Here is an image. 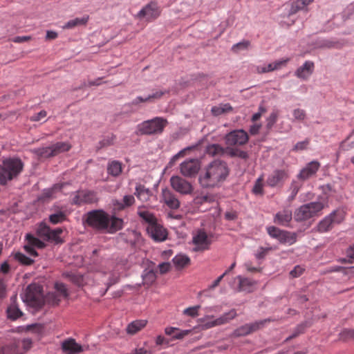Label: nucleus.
Returning a JSON list of instances; mask_svg holds the SVG:
<instances>
[{
  "label": "nucleus",
  "mask_w": 354,
  "mask_h": 354,
  "mask_svg": "<svg viewBox=\"0 0 354 354\" xmlns=\"http://www.w3.org/2000/svg\"><path fill=\"white\" fill-rule=\"evenodd\" d=\"M85 226L100 233L114 234L123 227V219L111 216L102 209H93L82 216Z\"/></svg>",
  "instance_id": "nucleus-1"
},
{
  "label": "nucleus",
  "mask_w": 354,
  "mask_h": 354,
  "mask_svg": "<svg viewBox=\"0 0 354 354\" xmlns=\"http://www.w3.org/2000/svg\"><path fill=\"white\" fill-rule=\"evenodd\" d=\"M230 174L227 162L222 160H214L209 163L198 177V182L203 188L219 187Z\"/></svg>",
  "instance_id": "nucleus-2"
},
{
  "label": "nucleus",
  "mask_w": 354,
  "mask_h": 354,
  "mask_svg": "<svg viewBox=\"0 0 354 354\" xmlns=\"http://www.w3.org/2000/svg\"><path fill=\"white\" fill-rule=\"evenodd\" d=\"M24 164L19 158H8L0 166V185H6L8 181L17 178L21 173Z\"/></svg>",
  "instance_id": "nucleus-3"
},
{
  "label": "nucleus",
  "mask_w": 354,
  "mask_h": 354,
  "mask_svg": "<svg viewBox=\"0 0 354 354\" xmlns=\"http://www.w3.org/2000/svg\"><path fill=\"white\" fill-rule=\"evenodd\" d=\"M167 123L166 119L160 117L144 121L138 125L137 134L152 135L161 133Z\"/></svg>",
  "instance_id": "nucleus-4"
},
{
  "label": "nucleus",
  "mask_w": 354,
  "mask_h": 354,
  "mask_svg": "<svg viewBox=\"0 0 354 354\" xmlns=\"http://www.w3.org/2000/svg\"><path fill=\"white\" fill-rule=\"evenodd\" d=\"M324 207L322 202H310L300 206L294 212V219L297 222L308 220L322 210Z\"/></svg>",
  "instance_id": "nucleus-5"
},
{
  "label": "nucleus",
  "mask_w": 354,
  "mask_h": 354,
  "mask_svg": "<svg viewBox=\"0 0 354 354\" xmlns=\"http://www.w3.org/2000/svg\"><path fill=\"white\" fill-rule=\"evenodd\" d=\"M63 232L62 228L57 227L51 229L46 223L41 222L37 229V234L44 240L54 243L55 244H62L64 240L59 236Z\"/></svg>",
  "instance_id": "nucleus-6"
},
{
  "label": "nucleus",
  "mask_w": 354,
  "mask_h": 354,
  "mask_svg": "<svg viewBox=\"0 0 354 354\" xmlns=\"http://www.w3.org/2000/svg\"><path fill=\"white\" fill-rule=\"evenodd\" d=\"M43 288L36 283L28 285L26 290V299L30 303L32 307L37 309L42 308L45 305V299L41 292Z\"/></svg>",
  "instance_id": "nucleus-7"
},
{
  "label": "nucleus",
  "mask_w": 354,
  "mask_h": 354,
  "mask_svg": "<svg viewBox=\"0 0 354 354\" xmlns=\"http://www.w3.org/2000/svg\"><path fill=\"white\" fill-rule=\"evenodd\" d=\"M267 232L272 238L277 239L281 244L292 245L297 241V234L295 232L281 230L275 226L268 227Z\"/></svg>",
  "instance_id": "nucleus-8"
},
{
  "label": "nucleus",
  "mask_w": 354,
  "mask_h": 354,
  "mask_svg": "<svg viewBox=\"0 0 354 354\" xmlns=\"http://www.w3.org/2000/svg\"><path fill=\"white\" fill-rule=\"evenodd\" d=\"M344 220V214L342 211L334 210L328 216L320 221L317 226L320 233L328 232L333 228L334 223H340Z\"/></svg>",
  "instance_id": "nucleus-9"
},
{
  "label": "nucleus",
  "mask_w": 354,
  "mask_h": 354,
  "mask_svg": "<svg viewBox=\"0 0 354 354\" xmlns=\"http://www.w3.org/2000/svg\"><path fill=\"white\" fill-rule=\"evenodd\" d=\"M201 167V161L198 158L185 160L180 165L182 175L187 178L196 177Z\"/></svg>",
  "instance_id": "nucleus-10"
},
{
  "label": "nucleus",
  "mask_w": 354,
  "mask_h": 354,
  "mask_svg": "<svg viewBox=\"0 0 354 354\" xmlns=\"http://www.w3.org/2000/svg\"><path fill=\"white\" fill-rule=\"evenodd\" d=\"M248 134L243 129L231 131L225 136V142L229 146H243L248 142Z\"/></svg>",
  "instance_id": "nucleus-11"
},
{
  "label": "nucleus",
  "mask_w": 354,
  "mask_h": 354,
  "mask_svg": "<svg viewBox=\"0 0 354 354\" xmlns=\"http://www.w3.org/2000/svg\"><path fill=\"white\" fill-rule=\"evenodd\" d=\"M269 322H270V319H265L253 323L246 324L236 328L234 331L233 335L236 337L248 335L263 328L265 324Z\"/></svg>",
  "instance_id": "nucleus-12"
},
{
  "label": "nucleus",
  "mask_w": 354,
  "mask_h": 354,
  "mask_svg": "<svg viewBox=\"0 0 354 354\" xmlns=\"http://www.w3.org/2000/svg\"><path fill=\"white\" fill-rule=\"evenodd\" d=\"M170 184L176 192L184 195L192 194L194 189L190 183L179 176H171Z\"/></svg>",
  "instance_id": "nucleus-13"
},
{
  "label": "nucleus",
  "mask_w": 354,
  "mask_h": 354,
  "mask_svg": "<svg viewBox=\"0 0 354 354\" xmlns=\"http://www.w3.org/2000/svg\"><path fill=\"white\" fill-rule=\"evenodd\" d=\"M160 14V9L156 2L151 1L146 5L138 14L140 19L151 21L156 19Z\"/></svg>",
  "instance_id": "nucleus-14"
},
{
  "label": "nucleus",
  "mask_w": 354,
  "mask_h": 354,
  "mask_svg": "<svg viewBox=\"0 0 354 354\" xmlns=\"http://www.w3.org/2000/svg\"><path fill=\"white\" fill-rule=\"evenodd\" d=\"M146 230L149 236L156 242L164 241L167 239V230L158 223L153 225H148Z\"/></svg>",
  "instance_id": "nucleus-15"
},
{
  "label": "nucleus",
  "mask_w": 354,
  "mask_h": 354,
  "mask_svg": "<svg viewBox=\"0 0 354 354\" xmlns=\"http://www.w3.org/2000/svg\"><path fill=\"white\" fill-rule=\"evenodd\" d=\"M192 242L197 246L194 248V251L207 250L211 243L206 232L203 230H199L198 233L193 236Z\"/></svg>",
  "instance_id": "nucleus-16"
},
{
  "label": "nucleus",
  "mask_w": 354,
  "mask_h": 354,
  "mask_svg": "<svg viewBox=\"0 0 354 354\" xmlns=\"http://www.w3.org/2000/svg\"><path fill=\"white\" fill-rule=\"evenodd\" d=\"M288 178L287 173L283 169L274 170L267 178L266 183L271 187L282 185Z\"/></svg>",
  "instance_id": "nucleus-17"
},
{
  "label": "nucleus",
  "mask_w": 354,
  "mask_h": 354,
  "mask_svg": "<svg viewBox=\"0 0 354 354\" xmlns=\"http://www.w3.org/2000/svg\"><path fill=\"white\" fill-rule=\"evenodd\" d=\"M236 316V313L235 310L232 309L229 312L224 313L217 319L205 322L203 327L205 329H208L216 326H220L228 322L230 320L234 319Z\"/></svg>",
  "instance_id": "nucleus-18"
},
{
  "label": "nucleus",
  "mask_w": 354,
  "mask_h": 354,
  "mask_svg": "<svg viewBox=\"0 0 354 354\" xmlns=\"http://www.w3.org/2000/svg\"><path fill=\"white\" fill-rule=\"evenodd\" d=\"M319 167L320 163L318 161H311L300 171L297 178L302 180H307L317 173Z\"/></svg>",
  "instance_id": "nucleus-19"
},
{
  "label": "nucleus",
  "mask_w": 354,
  "mask_h": 354,
  "mask_svg": "<svg viewBox=\"0 0 354 354\" xmlns=\"http://www.w3.org/2000/svg\"><path fill=\"white\" fill-rule=\"evenodd\" d=\"M314 63L311 61H306L305 63L299 67L295 71V75L301 80H307L314 71Z\"/></svg>",
  "instance_id": "nucleus-20"
},
{
  "label": "nucleus",
  "mask_w": 354,
  "mask_h": 354,
  "mask_svg": "<svg viewBox=\"0 0 354 354\" xmlns=\"http://www.w3.org/2000/svg\"><path fill=\"white\" fill-rule=\"evenodd\" d=\"M62 349L66 354H78L83 351L82 346L78 344L74 339H68L62 344Z\"/></svg>",
  "instance_id": "nucleus-21"
},
{
  "label": "nucleus",
  "mask_w": 354,
  "mask_h": 354,
  "mask_svg": "<svg viewBox=\"0 0 354 354\" xmlns=\"http://www.w3.org/2000/svg\"><path fill=\"white\" fill-rule=\"evenodd\" d=\"M162 194L165 203L169 208L176 209L180 207L179 201L170 190L164 189Z\"/></svg>",
  "instance_id": "nucleus-22"
},
{
  "label": "nucleus",
  "mask_w": 354,
  "mask_h": 354,
  "mask_svg": "<svg viewBox=\"0 0 354 354\" xmlns=\"http://www.w3.org/2000/svg\"><path fill=\"white\" fill-rule=\"evenodd\" d=\"M166 93H169V91H156L155 93H153L152 94H150L145 97L138 96L134 99L129 104L137 106L140 103L142 102H152L155 100L161 98L162 95Z\"/></svg>",
  "instance_id": "nucleus-23"
},
{
  "label": "nucleus",
  "mask_w": 354,
  "mask_h": 354,
  "mask_svg": "<svg viewBox=\"0 0 354 354\" xmlns=\"http://www.w3.org/2000/svg\"><path fill=\"white\" fill-rule=\"evenodd\" d=\"M206 139L205 138H203L199 140L195 145H193L192 146L187 147L180 150L178 153L174 155L171 158V160H169V162L168 163V167H172L175 164L176 161L179 158L183 157L185 155L187 151L194 150V149H198L199 147H201V145L203 143V142Z\"/></svg>",
  "instance_id": "nucleus-24"
},
{
  "label": "nucleus",
  "mask_w": 354,
  "mask_h": 354,
  "mask_svg": "<svg viewBox=\"0 0 354 354\" xmlns=\"http://www.w3.org/2000/svg\"><path fill=\"white\" fill-rule=\"evenodd\" d=\"M292 216L290 210L284 209L275 214L274 221L279 225H286L292 220Z\"/></svg>",
  "instance_id": "nucleus-25"
},
{
  "label": "nucleus",
  "mask_w": 354,
  "mask_h": 354,
  "mask_svg": "<svg viewBox=\"0 0 354 354\" xmlns=\"http://www.w3.org/2000/svg\"><path fill=\"white\" fill-rule=\"evenodd\" d=\"M191 330H180L175 327H167L165 329V333L167 335L171 336L172 339H182L191 333Z\"/></svg>",
  "instance_id": "nucleus-26"
},
{
  "label": "nucleus",
  "mask_w": 354,
  "mask_h": 354,
  "mask_svg": "<svg viewBox=\"0 0 354 354\" xmlns=\"http://www.w3.org/2000/svg\"><path fill=\"white\" fill-rule=\"evenodd\" d=\"M239 279V289L240 291H245L248 292H252L253 286L256 283L254 281H252L248 278L242 277L241 276H238Z\"/></svg>",
  "instance_id": "nucleus-27"
},
{
  "label": "nucleus",
  "mask_w": 354,
  "mask_h": 354,
  "mask_svg": "<svg viewBox=\"0 0 354 354\" xmlns=\"http://www.w3.org/2000/svg\"><path fill=\"white\" fill-rule=\"evenodd\" d=\"M147 323V320L144 319L133 321L128 324L126 329L127 333L128 334L134 335L142 328H143L146 326Z\"/></svg>",
  "instance_id": "nucleus-28"
},
{
  "label": "nucleus",
  "mask_w": 354,
  "mask_h": 354,
  "mask_svg": "<svg viewBox=\"0 0 354 354\" xmlns=\"http://www.w3.org/2000/svg\"><path fill=\"white\" fill-rule=\"evenodd\" d=\"M233 108L230 103L221 104L218 106H214L211 109V113L214 116H219L222 114H225L232 111Z\"/></svg>",
  "instance_id": "nucleus-29"
},
{
  "label": "nucleus",
  "mask_w": 354,
  "mask_h": 354,
  "mask_svg": "<svg viewBox=\"0 0 354 354\" xmlns=\"http://www.w3.org/2000/svg\"><path fill=\"white\" fill-rule=\"evenodd\" d=\"M122 171V163L118 160H113L109 162L107 173L112 176H118Z\"/></svg>",
  "instance_id": "nucleus-30"
},
{
  "label": "nucleus",
  "mask_w": 354,
  "mask_h": 354,
  "mask_svg": "<svg viewBox=\"0 0 354 354\" xmlns=\"http://www.w3.org/2000/svg\"><path fill=\"white\" fill-rule=\"evenodd\" d=\"M6 313L8 318L12 321L17 319L23 315V313L15 302L8 307Z\"/></svg>",
  "instance_id": "nucleus-31"
},
{
  "label": "nucleus",
  "mask_w": 354,
  "mask_h": 354,
  "mask_svg": "<svg viewBox=\"0 0 354 354\" xmlns=\"http://www.w3.org/2000/svg\"><path fill=\"white\" fill-rule=\"evenodd\" d=\"M172 261L177 269H182L190 263V259L185 254H177Z\"/></svg>",
  "instance_id": "nucleus-32"
},
{
  "label": "nucleus",
  "mask_w": 354,
  "mask_h": 354,
  "mask_svg": "<svg viewBox=\"0 0 354 354\" xmlns=\"http://www.w3.org/2000/svg\"><path fill=\"white\" fill-rule=\"evenodd\" d=\"M88 21V16L86 15L83 17L75 18L73 19L69 20L64 26L65 28L71 29L73 28L76 26H85Z\"/></svg>",
  "instance_id": "nucleus-33"
},
{
  "label": "nucleus",
  "mask_w": 354,
  "mask_h": 354,
  "mask_svg": "<svg viewBox=\"0 0 354 354\" xmlns=\"http://www.w3.org/2000/svg\"><path fill=\"white\" fill-rule=\"evenodd\" d=\"M205 151L207 154L212 156L223 155L225 153V148L218 144L208 145L205 147Z\"/></svg>",
  "instance_id": "nucleus-34"
},
{
  "label": "nucleus",
  "mask_w": 354,
  "mask_h": 354,
  "mask_svg": "<svg viewBox=\"0 0 354 354\" xmlns=\"http://www.w3.org/2000/svg\"><path fill=\"white\" fill-rule=\"evenodd\" d=\"M11 256L13 257V259L16 261L19 262L20 264L23 266H30L35 262L33 259H30V257H27L26 255L20 252L12 253Z\"/></svg>",
  "instance_id": "nucleus-35"
},
{
  "label": "nucleus",
  "mask_w": 354,
  "mask_h": 354,
  "mask_svg": "<svg viewBox=\"0 0 354 354\" xmlns=\"http://www.w3.org/2000/svg\"><path fill=\"white\" fill-rule=\"evenodd\" d=\"M116 136L113 133H109L108 135L104 136L102 140L98 142V146L97 147V149L113 145Z\"/></svg>",
  "instance_id": "nucleus-36"
},
{
  "label": "nucleus",
  "mask_w": 354,
  "mask_h": 354,
  "mask_svg": "<svg viewBox=\"0 0 354 354\" xmlns=\"http://www.w3.org/2000/svg\"><path fill=\"white\" fill-rule=\"evenodd\" d=\"M54 156L60 153L68 151L71 149V145L66 142H58L51 145Z\"/></svg>",
  "instance_id": "nucleus-37"
},
{
  "label": "nucleus",
  "mask_w": 354,
  "mask_h": 354,
  "mask_svg": "<svg viewBox=\"0 0 354 354\" xmlns=\"http://www.w3.org/2000/svg\"><path fill=\"white\" fill-rule=\"evenodd\" d=\"M80 196H82V203H93L96 201L95 192L91 190H80Z\"/></svg>",
  "instance_id": "nucleus-38"
},
{
  "label": "nucleus",
  "mask_w": 354,
  "mask_h": 354,
  "mask_svg": "<svg viewBox=\"0 0 354 354\" xmlns=\"http://www.w3.org/2000/svg\"><path fill=\"white\" fill-rule=\"evenodd\" d=\"M135 199L133 196L126 195L124 196L123 200L122 201H115V203H114L113 205L116 206L118 209H122L126 207H129L132 205Z\"/></svg>",
  "instance_id": "nucleus-39"
},
{
  "label": "nucleus",
  "mask_w": 354,
  "mask_h": 354,
  "mask_svg": "<svg viewBox=\"0 0 354 354\" xmlns=\"http://www.w3.org/2000/svg\"><path fill=\"white\" fill-rule=\"evenodd\" d=\"M313 325V319L312 318L306 319L301 323L297 325V326L294 328V331L298 335H300L304 334L306 330L310 328Z\"/></svg>",
  "instance_id": "nucleus-40"
},
{
  "label": "nucleus",
  "mask_w": 354,
  "mask_h": 354,
  "mask_svg": "<svg viewBox=\"0 0 354 354\" xmlns=\"http://www.w3.org/2000/svg\"><path fill=\"white\" fill-rule=\"evenodd\" d=\"M34 153L39 158H48L54 157L51 145L46 147L37 148L34 149Z\"/></svg>",
  "instance_id": "nucleus-41"
},
{
  "label": "nucleus",
  "mask_w": 354,
  "mask_h": 354,
  "mask_svg": "<svg viewBox=\"0 0 354 354\" xmlns=\"http://www.w3.org/2000/svg\"><path fill=\"white\" fill-rule=\"evenodd\" d=\"M143 283L146 285H151L156 279V274L153 270L145 269L142 274Z\"/></svg>",
  "instance_id": "nucleus-42"
},
{
  "label": "nucleus",
  "mask_w": 354,
  "mask_h": 354,
  "mask_svg": "<svg viewBox=\"0 0 354 354\" xmlns=\"http://www.w3.org/2000/svg\"><path fill=\"white\" fill-rule=\"evenodd\" d=\"M138 216L147 223L148 225H153L157 223L156 216L149 211H138Z\"/></svg>",
  "instance_id": "nucleus-43"
},
{
  "label": "nucleus",
  "mask_w": 354,
  "mask_h": 354,
  "mask_svg": "<svg viewBox=\"0 0 354 354\" xmlns=\"http://www.w3.org/2000/svg\"><path fill=\"white\" fill-rule=\"evenodd\" d=\"M66 220V214L64 212L59 210L49 216V221L53 225L61 223Z\"/></svg>",
  "instance_id": "nucleus-44"
},
{
  "label": "nucleus",
  "mask_w": 354,
  "mask_h": 354,
  "mask_svg": "<svg viewBox=\"0 0 354 354\" xmlns=\"http://www.w3.org/2000/svg\"><path fill=\"white\" fill-rule=\"evenodd\" d=\"M337 41L332 39H321L317 41V46L319 48H334L339 46Z\"/></svg>",
  "instance_id": "nucleus-45"
},
{
  "label": "nucleus",
  "mask_w": 354,
  "mask_h": 354,
  "mask_svg": "<svg viewBox=\"0 0 354 354\" xmlns=\"http://www.w3.org/2000/svg\"><path fill=\"white\" fill-rule=\"evenodd\" d=\"M150 191L146 188L145 185L138 184L136 187V192L134 194L140 199H147L149 196Z\"/></svg>",
  "instance_id": "nucleus-46"
},
{
  "label": "nucleus",
  "mask_w": 354,
  "mask_h": 354,
  "mask_svg": "<svg viewBox=\"0 0 354 354\" xmlns=\"http://www.w3.org/2000/svg\"><path fill=\"white\" fill-rule=\"evenodd\" d=\"M305 8L306 3H304V1H303L302 0H297L292 3L288 15H295L299 11L305 9Z\"/></svg>",
  "instance_id": "nucleus-47"
},
{
  "label": "nucleus",
  "mask_w": 354,
  "mask_h": 354,
  "mask_svg": "<svg viewBox=\"0 0 354 354\" xmlns=\"http://www.w3.org/2000/svg\"><path fill=\"white\" fill-rule=\"evenodd\" d=\"M339 339L343 342L354 339V329L344 328L339 334Z\"/></svg>",
  "instance_id": "nucleus-48"
},
{
  "label": "nucleus",
  "mask_w": 354,
  "mask_h": 354,
  "mask_svg": "<svg viewBox=\"0 0 354 354\" xmlns=\"http://www.w3.org/2000/svg\"><path fill=\"white\" fill-rule=\"evenodd\" d=\"M263 178L262 176L259 177L256 181L252 188V193L255 195L263 196L264 194L263 189Z\"/></svg>",
  "instance_id": "nucleus-49"
},
{
  "label": "nucleus",
  "mask_w": 354,
  "mask_h": 354,
  "mask_svg": "<svg viewBox=\"0 0 354 354\" xmlns=\"http://www.w3.org/2000/svg\"><path fill=\"white\" fill-rule=\"evenodd\" d=\"M26 239L28 240L30 244H32L34 247H37L38 248H44L46 247V244L44 242L41 241L39 239L35 237L32 234H28L26 235Z\"/></svg>",
  "instance_id": "nucleus-50"
},
{
  "label": "nucleus",
  "mask_w": 354,
  "mask_h": 354,
  "mask_svg": "<svg viewBox=\"0 0 354 354\" xmlns=\"http://www.w3.org/2000/svg\"><path fill=\"white\" fill-rule=\"evenodd\" d=\"M250 45V42L248 40H243L241 42H239L232 47V50L234 53H238L240 50H246L248 48Z\"/></svg>",
  "instance_id": "nucleus-51"
},
{
  "label": "nucleus",
  "mask_w": 354,
  "mask_h": 354,
  "mask_svg": "<svg viewBox=\"0 0 354 354\" xmlns=\"http://www.w3.org/2000/svg\"><path fill=\"white\" fill-rule=\"evenodd\" d=\"M278 118V112L272 111L269 117L267 118L266 128L270 130L272 128L274 124L276 123Z\"/></svg>",
  "instance_id": "nucleus-52"
},
{
  "label": "nucleus",
  "mask_w": 354,
  "mask_h": 354,
  "mask_svg": "<svg viewBox=\"0 0 354 354\" xmlns=\"http://www.w3.org/2000/svg\"><path fill=\"white\" fill-rule=\"evenodd\" d=\"M354 14V2L350 3L342 12V18L344 21L348 19Z\"/></svg>",
  "instance_id": "nucleus-53"
},
{
  "label": "nucleus",
  "mask_w": 354,
  "mask_h": 354,
  "mask_svg": "<svg viewBox=\"0 0 354 354\" xmlns=\"http://www.w3.org/2000/svg\"><path fill=\"white\" fill-rule=\"evenodd\" d=\"M310 143V139L306 138L304 141L298 142L296 143V145L294 146L292 150L293 151H302L307 149L308 145Z\"/></svg>",
  "instance_id": "nucleus-54"
},
{
  "label": "nucleus",
  "mask_w": 354,
  "mask_h": 354,
  "mask_svg": "<svg viewBox=\"0 0 354 354\" xmlns=\"http://www.w3.org/2000/svg\"><path fill=\"white\" fill-rule=\"evenodd\" d=\"M55 288L64 297L68 296V290L63 283H56Z\"/></svg>",
  "instance_id": "nucleus-55"
},
{
  "label": "nucleus",
  "mask_w": 354,
  "mask_h": 354,
  "mask_svg": "<svg viewBox=\"0 0 354 354\" xmlns=\"http://www.w3.org/2000/svg\"><path fill=\"white\" fill-rule=\"evenodd\" d=\"M201 308L200 306H195L193 307H189L184 310V314L189 315L190 317H194L198 315V310Z\"/></svg>",
  "instance_id": "nucleus-56"
},
{
  "label": "nucleus",
  "mask_w": 354,
  "mask_h": 354,
  "mask_svg": "<svg viewBox=\"0 0 354 354\" xmlns=\"http://www.w3.org/2000/svg\"><path fill=\"white\" fill-rule=\"evenodd\" d=\"M44 326L40 324H32L26 326V330H32L37 333H42Z\"/></svg>",
  "instance_id": "nucleus-57"
},
{
  "label": "nucleus",
  "mask_w": 354,
  "mask_h": 354,
  "mask_svg": "<svg viewBox=\"0 0 354 354\" xmlns=\"http://www.w3.org/2000/svg\"><path fill=\"white\" fill-rule=\"evenodd\" d=\"M293 115L295 120H304L306 118V113L303 109H296L293 111Z\"/></svg>",
  "instance_id": "nucleus-58"
},
{
  "label": "nucleus",
  "mask_w": 354,
  "mask_h": 354,
  "mask_svg": "<svg viewBox=\"0 0 354 354\" xmlns=\"http://www.w3.org/2000/svg\"><path fill=\"white\" fill-rule=\"evenodd\" d=\"M290 189L291 190V195L290 197L291 199H294L300 189V185H299L297 182L293 181L290 185Z\"/></svg>",
  "instance_id": "nucleus-59"
},
{
  "label": "nucleus",
  "mask_w": 354,
  "mask_h": 354,
  "mask_svg": "<svg viewBox=\"0 0 354 354\" xmlns=\"http://www.w3.org/2000/svg\"><path fill=\"white\" fill-rule=\"evenodd\" d=\"M270 248H264L263 247L259 248V250L255 254V257L257 259H263L266 256L268 251L270 250Z\"/></svg>",
  "instance_id": "nucleus-60"
},
{
  "label": "nucleus",
  "mask_w": 354,
  "mask_h": 354,
  "mask_svg": "<svg viewBox=\"0 0 354 354\" xmlns=\"http://www.w3.org/2000/svg\"><path fill=\"white\" fill-rule=\"evenodd\" d=\"M160 274H165L169 271L171 268V264L169 262H162L158 265Z\"/></svg>",
  "instance_id": "nucleus-61"
},
{
  "label": "nucleus",
  "mask_w": 354,
  "mask_h": 354,
  "mask_svg": "<svg viewBox=\"0 0 354 354\" xmlns=\"http://www.w3.org/2000/svg\"><path fill=\"white\" fill-rule=\"evenodd\" d=\"M304 271V270L301 267L296 266L293 270L290 272V274L292 277L295 278L299 277Z\"/></svg>",
  "instance_id": "nucleus-62"
},
{
  "label": "nucleus",
  "mask_w": 354,
  "mask_h": 354,
  "mask_svg": "<svg viewBox=\"0 0 354 354\" xmlns=\"http://www.w3.org/2000/svg\"><path fill=\"white\" fill-rule=\"evenodd\" d=\"M24 248L26 250V252L30 256L37 257L39 255L38 252L36 251V250L35 249L34 246L32 244L25 245Z\"/></svg>",
  "instance_id": "nucleus-63"
},
{
  "label": "nucleus",
  "mask_w": 354,
  "mask_h": 354,
  "mask_svg": "<svg viewBox=\"0 0 354 354\" xmlns=\"http://www.w3.org/2000/svg\"><path fill=\"white\" fill-rule=\"evenodd\" d=\"M80 190H78L76 192L75 196H73L72 199L71 204L76 205H82V196H80Z\"/></svg>",
  "instance_id": "nucleus-64"
}]
</instances>
